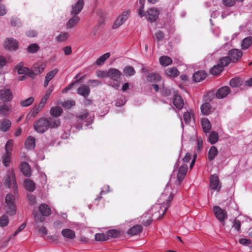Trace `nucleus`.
<instances>
[{"label": "nucleus", "instance_id": "6ab92c4d", "mask_svg": "<svg viewBox=\"0 0 252 252\" xmlns=\"http://www.w3.org/2000/svg\"><path fill=\"white\" fill-rule=\"evenodd\" d=\"M58 69L57 68L49 71L46 75L45 81L44 83V87L46 88L49 84V82L54 77L56 74L58 72Z\"/></svg>", "mask_w": 252, "mask_h": 252}, {"label": "nucleus", "instance_id": "393cba45", "mask_svg": "<svg viewBox=\"0 0 252 252\" xmlns=\"http://www.w3.org/2000/svg\"><path fill=\"white\" fill-rule=\"evenodd\" d=\"M25 187L26 190L32 192L35 189V184L31 179H26L24 181Z\"/></svg>", "mask_w": 252, "mask_h": 252}, {"label": "nucleus", "instance_id": "603ef678", "mask_svg": "<svg viewBox=\"0 0 252 252\" xmlns=\"http://www.w3.org/2000/svg\"><path fill=\"white\" fill-rule=\"evenodd\" d=\"M39 49V46L36 43L30 44L28 47L27 50L31 53H36Z\"/></svg>", "mask_w": 252, "mask_h": 252}, {"label": "nucleus", "instance_id": "0eeeda50", "mask_svg": "<svg viewBox=\"0 0 252 252\" xmlns=\"http://www.w3.org/2000/svg\"><path fill=\"white\" fill-rule=\"evenodd\" d=\"M34 129L39 133H44L49 128V124L47 119L41 118L36 121L34 124Z\"/></svg>", "mask_w": 252, "mask_h": 252}, {"label": "nucleus", "instance_id": "aec40b11", "mask_svg": "<svg viewBox=\"0 0 252 252\" xmlns=\"http://www.w3.org/2000/svg\"><path fill=\"white\" fill-rule=\"evenodd\" d=\"M187 170L188 167L186 164H183L180 167L177 176L179 183H180L184 178L187 174Z\"/></svg>", "mask_w": 252, "mask_h": 252}, {"label": "nucleus", "instance_id": "4c0bfd02", "mask_svg": "<svg viewBox=\"0 0 252 252\" xmlns=\"http://www.w3.org/2000/svg\"><path fill=\"white\" fill-rule=\"evenodd\" d=\"M110 56V53H106L99 57L95 62L96 64L97 65H102L105 61L108 59Z\"/></svg>", "mask_w": 252, "mask_h": 252}, {"label": "nucleus", "instance_id": "6e6d98bb", "mask_svg": "<svg viewBox=\"0 0 252 252\" xmlns=\"http://www.w3.org/2000/svg\"><path fill=\"white\" fill-rule=\"evenodd\" d=\"M69 37V33L65 32L61 33L56 37V40L59 42H63L65 41Z\"/></svg>", "mask_w": 252, "mask_h": 252}, {"label": "nucleus", "instance_id": "f8f14e48", "mask_svg": "<svg viewBox=\"0 0 252 252\" xmlns=\"http://www.w3.org/2000/svg\"><path fill=\"white\" fill-rule=\"evenodd\" d=\"M84 5V1L83 0H78L72 5L71 14L77 15L82 10Z\"/></svg>", "mask_w": 252, "mask_h": 252}, {"label": "nucleus", "instance_id": "49530a36", "mask_svg": "<svg viewBox=\"0 0 252 252\" xmlns=\"http://www.w3.org/2000/svg\"><path fill=\"white\" fill-rule=\"evenodd\" d=\"M11 125V122L7 119L4 120L1 123L0 128L4 132L7 131Z\"/></svg>", "mask_w": 252, "mask_h": 252}, {"label": "nucleus", "instance_id": "e2e57ef3", "mask_svg": "<svg viewBox=\"0 0 252 252\" xmlns=\"http://www.w3.org/2000/svg\"><path fill=\"white\" fill-rule=\"evenodd\" d=\"M233 227L237 231H239L241 228L240 221L235 220L233 222Z\"/></svg>", "mask_w": 252, "mask_h": 252}, {"label": "nucleus", "instance_id": "864d4df0", "mask_svg": "<svg viewBox=\"0 0 252 252\" xmlns=\"http://www.w3.org/2000/svg\"><path fill=\"white\" fill-rule=\"evenodd\" d=\"M107 239L109 238H116L119 235V232L116 230H110L106 232Z\"/></svg>", "mask_w": 252, "mask_h": 252}, {"label": "nucleus", "instance_id": "79ce46f5", "mask_svg": "<svg viewBox=\"0 0 252 252\" xmlns=\"http://www.w3.org/2000/svg\"><path fill=\"white\" fill-rule=\"evenodd\" d=\"M223 69V68L222 67V66H221L219 63L218 64L215 65L211 68L210 72L212 74L217 75L221 72Z\"/></svg>", "mask_w": 252, "mask_h": 252}, {"label": "nucleus", "instance_id": "a878e982", "mask_svg": "<svg viewBox=\"0 0 252 252\" xmlns=\"http://www.w3.org/2000/svg\"><path fill=\"white\" fill-rule=\"evenodd\" d=\"M35 139L32 136H29L27 138L25 142V145L27 149H33L35 146Z\"/></svg>", "mask_w": 252, "mask_h": 252}, {"label": "nucleus", "instance_id": "0e129e2a", "mask_svg": "<svg viewBox=\"0 0 252 252\" xmlns=\"http://www.w3.org/2000/svg\"><path fill=\"white\" fill-rule=\"evenodd\" d=\"M96 75L97 77L102 78L107 77V71H104L99 70V71H97Z\"/></svg>", "mask_w": 252, "mask_h": 252}, {"label": "nucleus", "instance_id": "9b49d317", "mask_svg": "<svg viewBox=\"0 0 252 252\" xmlns=\"http://www.w3.org/2000/svg\"><path fill=\"white\" fill-rule=\"evenodd\" d=\"M213 211L216 217L220 221H223L227 218L226 213L219 206H216L214 207Z\"/></svg>", "mask_w": 252, "mask_h": 252}, {"label": "nucleus", "instance_id": "f704fd0d", "mask_svg": "<svg viewBox=\"0 0 252 252\" xmlns=\"http://www.w3.org/2000/svg\"><path fill=\"white\" fill-rule=\"evenodd\" d=\"M193 118V112L192 111H186L184 113L183 118L186 124H189Z\"/></svg>", "mask_w": 252, "mask_h": 252}, {"label": "nucleus", "instance_id": "37998d69", "mask_svg": "<svg viewBox=\"0 0 252 252\" xmlns=\"http://www.w3.org/2000/svg\"><path fill=\"white\" fill-rule=\"evenodd\" d=\"M46 67V64L44 63H38L34 64V69L36 74L38 75L43 71Z\"/></svg>", "mask_w": 252, "mask_h": 252}, {"label": "nucleus", "instance_id": "680f3d73", "mask_svg": "<svg viewBox=\"0 0 252 252\" xmlns=\"http://www.w3.org/2000/svg\"><path fill=\"white\" fill-rule=\"evenodd\" d=\"M75 105V101L73 100H67L64 101V102L63 103V106L64 107H66L67 108H70L72 106H74Z\"/></svg>", "mask_w": 252, "mask_h": 252}, {"label": "nucleus", "instance_id": "f257e3e1", "mask_svg": "<svg viewBox=\"0 0 252 252\" xmlns=\"http://www.w3.org/2000/svg\"><path fill=\"white\" fill-rule=\"evenodd\" d=\"M122 75L121 72L118 69L110 68L107 70V77L109 78L112 81H110L109 85L112 87L119 89L120 83L118 79Z\"/></svg>", "mask_w": 252, "mask_h": 252}, {"label": "nucleus", "instance_id": "5701e85b", "mask_svg": "<svg viewBox=\"0 0 252 252\" xmlns=\"http://www.w3.org/2000/svg\"><path fill=\"white\" fill-rule=\"evenodd\" d=\"M73 16L68 20L66 24L67 29H71L77 25L79 21V17L76 15H72Z\"/></svg>", "mask_w": 252, "mask_h": 252}, {"label": "nucleus", "instance_id": "c9c22d12", "mask_svg": "<svg viewBox=\"0 0 252 252\" xmlns=\"http://www.w3.org/2000/svg\"><path fill=\"white\" fill-rule=\"evenodd\" d=\"M63 109L59 106H55L50 109V114L54 117L60 116L63 113Z\"/></svg>", "mask_w": 252, "mask_h": 252}, {"label": "nucleus", "instance_id": "338daca9", "mask_svg": "<svg viewBox=\"0 0 252 252\" xmlns=\"http://www.w3.org/2000/svg\"><path fill=\"white\" fill-rule=\"evenodd\" d=\"M53 91V87H50L49 88V89L46 91V93L43 97L45 98L46 99L48 100V99L50 97V95L51 94Z\"/></svg>", "mask_w": 252, "mask_h": 252}, {"label": "nucleus", "instance_id": "ea45409f", "mask_svg": "<svg viewBox=\"0 0 252 252\" xmlns=\"http://www.w3.org/2000/svg\"><path fill=\"white\" fill-rule=\"evenodd\" d=\"M47 121L49 124V128H57L60 124L59 120L55 118H50L47 119Z\"/></svg>", "mask_w": 252, "mask_h": 252}, {"label": "nucleus", "instance_id": "bb28decb", "mask_svg": "<svg viewBox=\"0 0 252 252\" xmlns=\"http://www.w3.org/2000/svg\"><path fill=\"white\" fill-rule=\"evenodd\" d=\"M201 125L203 131L205 133H209L211 129V125L210 121L206 118L201 120Z\"/></svg>", "mask_w": 252, "mask_h": 252}, {"label": "nucleus", "instance_id": "72a5a7b5", "mask_svg": "<svg viewBox=\"0 0 252 252\" xmlns=\"http://www.w3.org/2000/svg\"><path fill=\"white\" fill-rule=\"evenodd\" d=\"M161 80V77L158 73H150L147 76V80L150 82H157Z\"/></svg>", "mask_w": 252, "mask_h": 252}, {"label": "nucleus", "instance_id": "f3484780", "mask_svg": "<svg viewBox=\"0 0 252 252\" xmlns=\"http://www.w3.org/2000/svg\"><path fill=\"white\" fill-rule=\"evenodd\" d=\"M230 93L229 88L224 86L219 89L216 93V97L218 98H223L226 97Z\"/></svg>", "mask_w": 252, "mask_h": 252}, {"label": "nucleus", "instance_id": "cd10ccee", "mask_svg": "<svg viewBox=\"0 0 252 252\" xmlns=\"http://www.w3.org/2000/svg\"><path fill=\"white\" fill-rule=\"evenodd\" d=\"M142 228L141 225H136L128 230L127 234L131 236L137 235L142 230Z\"/></svg>", "mask_w": 252, "mask_h": 252}, {"label": "nucleus", "instance_id": "a18cd8bd", "mask_svg": "<svg viewBox=\"0 0 252 252\" xmlns=\"http://www.w3.org/2000/svg\"><path fill=\"white\" fill-rule=\"evenodd\" d=\"M11 160V153L5 152L2 157V163L6 167L9 166Z\"/></svg>", "mask_w": 252, "mask_h": 252}, {"label": "nucleus", "instance_id": "9d476101", "mask_svg": "<svg viewBox=\"0 0 252 252\" xmlns=\"http://www.w3.org/2000/svg\"><path fill=\"white\" fill-rule=\"evenodd\" d=\"M4 46L9 50H16L18 48L17 41L12 37L6 38L4 42Z\"/></svg>", "mask_w": 252, "mask_h": 252}, {"label": "nucleus", "instance_id": "39448f33", "mask_svg": "<svg viewBox=\"0 0 252 252\" xmlns=\"http://www.w3.org/2000/svg\"><path fill=\"white\" fill-rule=\"evenodd\" d=\"M173 197V195L172 194H170L169 196L168 197V198L166 199V201L164 202L161 205L160 204H157L155 205L153 208L152 210H158V213L159 214L158 218H161L165 213L167 208L169 207V204L170 202L172 200Z\"/></svg>", "mask_w": 252, "mask_h": 252}, {"label": "nucleus", "instance_id": "a211bd4d", "mask_svg": "<svg viewBox=\"0 0 252 252\" xmlns=\"http://www.w3.org/2000/svg\"><path fill=\"white\" fill-rule=\"evenodd\" d=\"M77 93L84 97H87L90 93V89L89 87L87 85H82L78 88Z\"/></svg>", "mask_w": 252, "mask_h": 252}, {"label": "nucleus", "instance_id": "4468645a", "mask_svg": "<svg viewBox=\"0 0 252 252\" xmlns=\"http://www.w3.org/2000/svg\"><path fill=\"white\" fill-rule=\"evenodd\" d=\"M13 97L11 90L9 89H3L0 90V99L4 101L7 102L12 99Z\"/></svg>", "mask_w": 252, "mask_h": 252}, {"label": "nucleus", "instance_id": "8fccbe9b", "mask_svg": "<svg viewBox=\"0 0 252 252\" xmlns=\"http://www.w3.org/2000/svg\"><path fill=\"white\" fill-rule=\"evenodd\" d=\"M232 61V59L229 57H224L220 59L219 61L220 64L224 68V66L228 65Z\"/></svg>", "mask_w": 252, "mask_h": 252}, {"label": "nucleus", "instance_id": "4be33fe9", "mask_svg": "<svg viewBox=\"0 0 252 252\" xmlns=\"http://www.w3.org/2000/svg\"><path fill=\"white\" fill-rule=\"evenodd\" d=\"M21 170L23 174L27 177H30L31 175V169L29 164L26 162H22L21 164Z\"/></svg>", "mask_w": 252, "mask_h": 252}, {"label": "nucleus", "instance_id": "6e6552de", "mask_svg": "<svg viewBox=\"0 0 252 252\" xmlns=\"http://www.w3.org/2000/svg\"><path fill=\"white\" fill-rule=\"evenodd\" d=\"M221 185L218 176L213 174L210 177V188L211 190L219 192L221 189Z\"/></svg>", "mask_w": 252, "mask_h": 252}, {"label": "nucleus", "instance_id": "7ed1b4c3", "mask_svg": "<svg viewBox=\"0 0 252 252\" xmlns=\"http://www.w3.org/2000/svg\"><path fill=\"white\" fill-rule=\"evenodd\" d=\"M39 210L40 212L41 215L37 213H34V217L35 221L43 222L44 221V216H49L51 213V210L50 207L45 204H41L39 207Z\"/></svg>", "mask_w": 252, "mask_h": 252}, {"label": "nucleus", "instance_id": "774afa93", "mask_svg": "<svg viewBox=\"0 0 252 252\" xmlns=\"http://www.w3.org/2000/svg\"><path fill=\"white\" fill-rule=\"evenodd\" d=\"M27 36L30 37H34L37 35V32L35 30H29L26 32Z\"/></svg>", "mask_w": 252, "mask_h": 252}, {"label": "nucleus", "instance_id": "69168bd1", "mask_svg": "<svg viewBox=\"0 0 252 252\" xmlns=\"http://www.w3.org/2000/svg\"><path fill=\"white\" fill-rule=\"evenodd\" d=\"M156 37L158 41H160L164 37V34L161 31H158L156 33Z\"/></svg>", "mask_w": 252, "mask_h": 252}, {"label": "nucleus", "instance_id": "423d86ee", "mask_svg": "<svg viewBox=\"0 0 252 252\" xmlns=\"http://www.w3.org/2000/svg\"><path fill=\"white\" fill-rule=\"evenodd\" d=\"M4 184L9 189L13 190H16L17 186L16 184L15 174L13 170L8 171L6 177L4 179Z\"/></svg>", "mask_w": 252, "mask_h": 252}, {"label": "nucleus", "instance_id": "a19ab883", "mask_svg": "<svg viewBox=\"0 0 252 252\" xmlns=\"http://www.w3.org/2000/svg\"><path fill=\"white\" fill-rule=\"evenodd\" d=\"M243 80L240 78H234L230 80L229 85L233 88L238 87L243 84Z\"/></svg>", "mask_w": 252, "mask_h": 252}, {"label": "nucleus", "instance_id": "2eb2a0df", "mask_svg": "<svg viewBox=\"0 0 252 252\" xmlns=\"http://www.w3.org/2000/svg\"><path fill=\"white\" fill-rule=\"evenodd\" d=\"M242 54V51L237 49H232L229 52L228 54L233 62L239 60L241 58Z\"/></svg>", "mask_w": 252, "mask_h": 252}, {"label": "nucleus", "instance_id": "e433bc0d", "mask_svg": "<svg viewBox=\"0 0 252 252\" xmlns=\"http://www.w3.org/2000/svg\"><path fill=\"white\" fill-rule=\"evenodd\" d=\"M29 68L24 66L22 63H19L16 66V69L19 74H27L29 72Z\"/></svg>", "mask_w": 252, "mask_h": 252}, {"label": "nucleus", "instance_id": "b1692460", "mask_svg": "<svg viewBox=\"0 0 252 252\" xmlns=\"http://www.w3.org/2000/svg\"><path fill=\"white\" fill-rule=\"evenodd\" d=\"M11 112V107L10 105L3 104L0 106V114L3 116H8Z\"/></svg>", "mask_w": 252, "mask_h": 252}, {"label": "nucleus", "instance_id": "c756f323", "mask_svg": "<svg viewBox=\"0 0 252 252\" xmlns=\"http://www.w3.org/2000/svg\"><path fill=\"white\" fill-rule=\"evenodd\" d=\"M159 62L160 64L163 66H167L172 63V59L166 56H163L160 57Z\"/></svg>", "mask_w": 252, "mask_h": 252}, {"label": "nucleus", "instance_id": "13d9d810", "mask_svg": "<svg viewBox=\"0 0 252 252\" xmlns=\"http://www.w3.org/2000/svg\"><path fill=\"white\" fill-rule=\"evenodd\" d=\"M11 23L12 26L14 27H19L21 25L20 19L16 17H12L11 18Z\"/></svg>", "mask_w": 252, "mask_h": 252}, {"label": "nucleus", "instance_id": "2f4dec72", "mask_svg": "<svg viewBox=\"0 0 252 252\" xmlns=\"http://www.w3.org/2000/svg\"><path fill=\"white\" fill-rule=\"evenodd\" d=\"M63 236L66 238L72 239L75 236V232L70 229H64L62 231Z\"/></svg>", "mask_w": 252, "mask_h": 252}, {"label": "nucleus", "instance_id": "dca6fc26", "mask_svg": "<svg viewBox=\"0 0 252 252\" xmlns=\"http://www.w3.org/2000/svg\"><path fill=\"white\" fill-rule=\"evenodd\" d=\"M173 102L174 106L179 110L181 109L184 104V102L181 95L176 94L173 99Z\"/></svg>", "mask_w": 252, "mask_h": 252}, {"label": "nucleus", "instance_id": "5fc2aeb1", "mask_svg": "<svg viewBox=\"0 0 252 252\" xmlns=\"http://www.w3.org/2000/svg\"><path fill=\"white\" fill-rule=\"evenodd\" d=\"M9 219L6 215H3L0 218V226L1 227H5L8 224Z\"/></svg>", "mask_w": 252, "mask_h": 252}, {"label": "nucleus", "instance_id": "052dcab7", "mask_svg": "<svg viewBox=\"0 0 252 252\" xmlns=\"http://www.w3.org/2000/svg\"><path fill=\"white\" fill-rule=\"evenodd\" d=\"M236 0H223V4L228 7H231L235 5Z\"/></svg>", "mask_w": 252, "mask_h": 252}, {"label": "nucleus", "instance_id": "09e8293b", "mask_svg": "<svg viewBox=\"0 0 252 252\" xmlns=\"http://www.w3.org/2000/svg\"><path fill=\"white\" fill-rule=\"evenodd\" d=\"M124 73L126 76H131L135 74V70L132 66H126L124 69Z\"/></svg>", "mask_w": 252, "mask_h": 252}, {"label": "nucleus", "instance_id": "7c9ffc66", "mask_svg": "<svg viewBox=\"0 0 252 252\" xmlns=\"http://www.w3.org/2000/svg\"><path fill=\"white\" fill-rule=\"evenodd\" d=\"M252 44V37L249 36L245 38L242 42L241 46L243 50L248 49Z\"/></svg>", "mask_w": 252, "mask_h": 252}, {"label": "nucleus", "instance_id": "412c9836", "mask_svg": "<svg viewBox=\"0 0 252 252\" xmlns=\"http://www.w3.org/2000/svg\"><path fill=\"white\" fill-rule=\"evenodd\" d=\"M207 76L204 71L199 70L195 72L193 75V79L195 82H199L204 80Z\"/></svg>", "mask_w": 252, "mask_h": 252}, {"label": "nucleus", "instance_id": "3c124183", "mask_svg": "<svg viewBox=\"0 0 252 252\" xmlns=\"http://www.w3.org/2000/svg\"><path fill=\"white\" fill-rule=\"evenodd\" d=\"M34 101L33 97H30L26 100H22L20 101V104L23 107H28L31 105Z\"/></svg>", "mask_w": 252, "mask_h": 252}, {"label": "nucleus", "instance_id": "ddd939ff", "mask_svg": "<svg viewBox=\"0 0 252 252\" xmlns=\"http://www.w3.org/2000/svg\"><path fill=\"white\" fill-rule=\"evenodd\" d=\"M78 121L81 123V126H75L76 128H81L82 127V124L84 122L88 123L86 126H88L90 123H92L93 121V117L88 113L86 112L82 115H80L77 117Z\"/></svg>", "mask_w": 252, "mask_h": 252}, {"label": "nucleus", "instance_id": "20e7f679", "mask_svg": "<svg viewBox=\"0 0 252 252\" xmlns=\"http://www.w3.org/2000/svg\"><path fill=\"white\" fill-rule=\"evenodd\" d=\"M162 11L161 8L151 7L146 12L145 17L150 22H154L158 18Z\"/></svg>", "mask_w": 252, "mask_h": 252}, {"label": "nucleus", "instance_id": "c85d7f7f", "mask_svg": "<svg viewBox=\"0 0 252 252\" xmlns=\"http://www.w3.org/2000/svg\"><path fill=\"white\" fill-rule=\"evenodd\" d=\"M166 74L170 77H176L179 74L178 70L174 67L167 69L165 71Z\"/></svg>", "mask_w": 252, "mask_h": 252}, {"label": "nucleus", "instance_id": "4d7b16f0", "mask_svg": "<svg viewBox=\"0 0 252 252\" xmlns=\"http://www.w3.org/2000/svg\"><path fill=\"white\" fill-rule=\"evenodd\" d=\"M95 240L97 241H104L107 240L106 234L97 233L95 235Z\"/></svg>", "mask_w": 252, "mask_h": 252}, {"label": "nucleus", "instance_id": "bf43d9fd", "mask_svg": "<svg viewBox=\"0 0 252 252\" xmlns=\"http://www.w3.org/2000/svg\"><path fill=\"white\" fill-rule=\"evenodd\" d=\"M13 145V142L12 140H9L6 143L5 145V152H10L12 150V147Z\"/></svg>", "mask_w": 252, "mask_h": 252}, {"label": "nucleus", "instance_id": "f03ea898", "mask_svg": "<svg viewBox=\"0 0 252 252\" xmlns=\"http://www.w3.org/2000/svg\"><path fill=\"white\" fill-rule=\"evenodd\" d=\"M15 197L11 193H8L5 196V204L4 210L6 213L10 215H13L16 212V207L15 204Z\"/></svg>", "mask_w": 252, "mask_h": 252}, {"label": "nucleus", "instance_id": "1a4fd4ad", "mask_svg": "<svg viewBox=\"0 0 252 252\" xmlns=\"http://www.w3.org/2000/svg\"><path fill=\"white\" fill-rule=\"evenodd\" d=\"M129 15V11H123L115 21L113 25V29H116L121 26L128 19Z\"/></svg>", "mask_w": 252, "mask_h": 252}, {"label": "nucleus", "instance_id": "58836bf2", "mask_svg": "<svg viewBox=\"0 0 252 252\" xmlns=\"http://www.w3.org/2000/svg\"><path fill=\"white\" fill-rule=\"evenodd\" d=\"M218 150L216 147L212 146L208 152V159L210 161L213 160L218 155Z\"/></svg>", "mask_w": 252, "mask_h": 252}, {"label": "nucleus", "instance_id": "de8ad7c7", "mask_svg": "<svg viewBox=\"0 0 252 252\" xmlns=\"http://www.w3.org/2000/svg\"><path fill=\"white\" fill-rule=\"evenodd\" d=\"M47 101V99H46L45 98L42 97L41 98L38 106L33 109V112L34 113V115H36L39 112V111L43 108Z\"/></svg>", "mask_w": 252, "mask_h": 252}, {"label": "nucleus", "instance_id": "c03bdc74", "mask_svg": "<svg viewBox=\"0 0 252 252\" xmlns=\"http://www.w3.org/2000/svg\"><path fill=\"white\" fill-rule=\"evenodd\" d=\"M219 137V134L217 132L212 131L209 135L208 141L212 144H214L218 141Z\"/></svg>", "mask_w": 252, "mask_h": 252}, {"label": "nucleus", "instance_id": "473e14b6", "mask_svg": "<svg viewBox=\"0 0 252 252\" xmlns=\"http://www.w3.org/2000/svg\"><path fill=\"white\" fill-rule=\"evenodd\" d=\"M200 109L203 115H208L211 112V106L209 103L206 102L201 105Z\"/></svg>", "mask_w": 252, "mask_h": 252}]
</instances>
